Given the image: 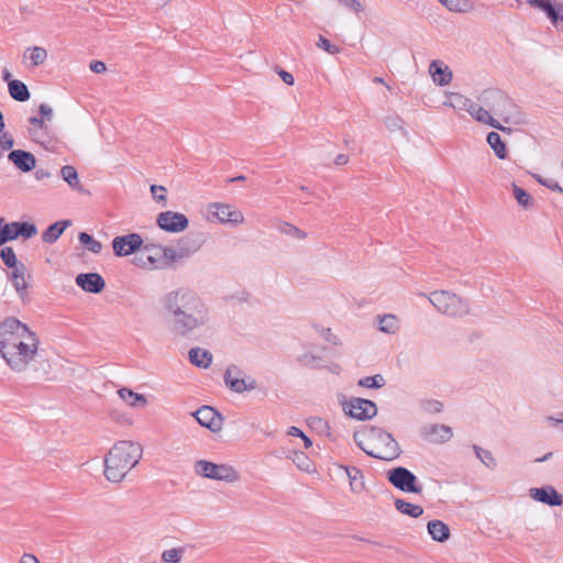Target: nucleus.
<instances>
[{"mask_svg": "<svg viewBox=\"0 0 563 563\" xmlns=\"http://www.w3.org/2000/svg\"><path fill=\"white\" fill-rule=\"evenodd\" d=\"M379 330L384 333L393 334L399 329V321L394 314L378 316Z\"/></svg>", "mask_w": 563, "mask_h": 563, "instance_id": "nucleus-34", "label": "nucleus"}, {"mask_svg": "<svg viewBox=\"0 0 563 563\" xmlns=\"http://www.w3.org/2000/svg\"><path fill=\"white\" fill-rule=\"evenodd\" d=\"M143 240L137 233H130L122 236H115L112 240V249L117 256H128L140 250Z\"/></svg>", "mask_w": 563, "mask_h": 563, "instance_id": "nucleus-14", "label": "nucleus"}, {"mask_svg": "<svg viewBox=\"0 0 563 563\" xmlns=\"http://www.w3.org/2000/svg\"><path fill=\"white\" fill-rule=\"evenodd\" d=\"M15 222L18 238L22 236L23 239H31L32 236L37 234V228L35 224L29 222Z\"/></svg>", "mask_w": 563, "mask_h": 563, "instance_id": "nucleus-43", "label": "nucleus"}, {"mask_svg": "<svg viewBox=\"0 0 563 563\" xmlns=\"http://www.w3.org/2000/svg\"><path fill=\"white\" fill-rule=\"evenodd\" d=\"M0 257L3 261V263L12 269L19 267L20 265V263H18L13 249L10 246H4L1 249Z\"/></svg>", "mask_w": 563, "mask_h": 563, "instance_id": "nucleus-44", "label": "nucleus"}, {"mask_svg": "<svg viewBox=\"0 0 563 563\" xmlns=\"http://www.w3.org/2000/svg\"><path fill=\"white\" fill-rule=\"evenodd\" d=\"M155 255H161V262L166 264L177 261L181 255L173 247L162 246V249H154Z\"/></svg>", "mask_w": 563, "mask_h": 563, "instance_id": "nucleus-42", "label": "nucleus"}, {"mask_svg": "<svg viewBox=\"0 0 563 563\" xmlns=\"http://www.w3.org/2000/svg\"><path fill=\"white\" fill-rule=\"evenodd\" d=\"M19 563H41L38 559L31 553H24L19 560Z\"/></svg>", "mask_w": 563, "mask_h": 563, "instance_id": "nucleus-59", "label": "nucleus"}, {"mask_svg": "<svg viewBox=\"0 0 563 563\" xmlns=\"http://www.w3.org/2000/svg\"><path fill=\"white\" fill-rule=\"evenodd\" d=\"M188 356L191 364L202 368L209 367L212 361L211 353L200 347H192Z\"/></svg>", "mask_w": 563, "mask_h": 563, "instance_id": "nucleus-28", "label": "nucleus"}, {"mask_svg": "<svg viewBox=\"0 0 563 563\" xmlns=\"http://www.w3.org/2000/svg\"><path fill=\"white\" fill-rule=\"evenodd\" d=\"M479 108L477 103H475L472 99L470 101V107L465 109L473 118L475 117L476 110Z\"/></svg>", "mask_w": 563, "mask_h": 563, "instance_id": "nucleus-61", "label": "nucleus"}, {"mask_svg": "<svg viewBox=\"0 0 563 563\" xmlns=\"http://www.w3.org/2000/svg\"><path fill=\"white\" fill-rule=\"evenodd\" d=\"M120 399L129 407L134 409H144L147 406V398L132 389L122 387L118 391Z\"/></svg>", "mask_w": 563, "mask_h": 563, "instance_id": "nucleus-20", "label": "nucleus"}, {"mask_svg": "<svg viewBox=\"0 0 563 563\" xmlns=\"http://www.w3.org/2000/svg\"><path fill=\"white\" fill-rule=\"evenodd\" d=\"M79 242L87 247L91 253L99 254L102 250L101 242L97 241L92 235L81 232L78 235Z\"/></svg>", "mask_w": 563, "mask_h": 563, "instance_id": "nucleus-37", "label": "nucleus"}, {"mask_svg": "<svg viewBox=\"0 0 563 563\" xmlns=\"http://www.w3.org/2000/svg\"><path fill=\"white\" fill-rule=\"evenodd\" d=\"M428 533L437 542H445L450 538V528L441 520H431L427 525Z\"/></svg>", "mask_w": 563, "mask_h": 563, "instance_id": "nucleus-22", "label": "nucleus"}, {"mask_svg": "<svg viewBox=\"0 0 563 563\" xmlns=\"http://www.w3.org/2000/svg\"><path fill=\"white\" fill-rule=\"evenodd\" d=\"M91 71L96 73V74H102L107 70V66L101 60H92L89 65Z\"/></svg>", "mask_w": 563, "mask_h": 563, "instance_id": "nucleus-54", "label": "nucleus"}, {"mask_svg": "<svg viewBox=\"0 0 563 563\" xmlns=\"http://www.w3.org/2000/svg\"><path fill=\"white\" fill-rule=\"evenodd\" d=\"M184 552V548H173L169 550H165L162 553V560L165 563H179L181 561Z\"/></svg>", "mask_w": 563, "mask_h": 563, "instance_id": "nucleus-45", "label": "nucleus"}, {"mask_svg": "<svg viewBox=\"0 0 563 563\" xmlns=\"http://www.w3.org/2000/svg\"><path fill=\"white\" fill-rule=\"evenodd\" d=\"M26 267L24 264L20 263L19 267L13 268L11 273V280L15 291L19 294L20 298L23 299L26 294V289L29 284L26 282Z\"/></svg>", "mask_w": 563, "mask_h": 563, "instance_id": "nucleus-21", "label": "nucleus"}, {"mask_svg": "<svg viewBox=\"0 0 563 563\" xmlns=\"http://www.w3.org/2000/svg\"><path fill=\"white\" fill-rule=\"evenodd\" d=\"M208 219L222 224L239 225L244 222V214L231 205L212 202L208 206Z\"/></svg>", "mask_w": 563, "mask_h": 563, "instance_id": "nucleus-8", "label": "nucleus"}, {"mask_svg": "<svg viewBox=\"0 0 563 563\" xmlns=\"http://www.w3.org/2000/svg\"><path fill=\"white\" fill-rule=\"evenodd\" d=\"M76 284L85 291L99 294L104 287V279L98 273L79 274L76 277Z\"/></svg>", "mask_w": 563, "mask_h": 563, "instance_id": "nucleus-16", "label": "nucleus"}, {"mask_svg": "<svg viewBox=\"0 0 563 563\" xmlns=\"http://www.w3.org/2000/svg\"><path fill=\"white\" fill-rule=\"evenodd\" d=\"M40 339L14 317L0 322V356L14 372H24L38 355Z\"/></svg>", "mask_w": 563, "mask_h": 563, "instance_id": "nucleus-2", "label": "nucleus"}, {"mask_svg": "<svg viewBox=\"0 0 563 563\" xmlns=\"http://www.w3.org/2000/svg\"><path fill=\"white\" fill-rule=\"evenodd\" d=\"M47 51L42 46L27 47L23 53V59L30 60L32 67L40 66L47 59Z\"/></svg>", "mask_w": 563, "mask_h": 563, "instance_id": "nucleus-26", "label": "nucleus"}, {"mask_svg": "<svg viewBox=\"0 0 563 563\" xmlns=\"http://www.w3.org/2000/svg\"><path fill=\"white\" fill-rule=\"evenodd\" d=\"M387 478L394 487L401 492L420 494L422 490L416 475L406 467L391 468L387 473Z\"/></svg>", "mask_w": 563, "mask_h": 563, "instance_id": "nucleus-10", "label": "nucleus"}, {"mask_svg": "<svg viewBox=\"0 0 563 563\" xmlns=\"http://www.w3.org/2000/svg\"><path fill=\"white\" fill-rule=\"evenodd\" d=\"M194 471L201 477L225 483H235L240 479V473L233 466L216 464L207 460H198L194 465Z\"/></svg>", "mask_w": 563, "mask_h": 563, "instance_id": "nucleus-7", "label": "nucleus"}, {"mask_svg": "<svg viewBox=\"0 0 563 563\" xmlns=\"http://www.w3.org/2000/svg\"><path fill=\"white\" fill-rule=\"evenodd\" d=\"M353 438L357 446L372 457L391 461L400 455L398 442L382 427L362 424L354 431Z\"/></svg>", "mask_w": 563, "mask_h": 563, "instance_id": "nucleus-3", "label": "nucleus"}, {"mask_svg": "<svg viewBox=\"0 0 563 563\" xmlns=\"http://www.w3.org/2000/svg\"><path fill=\"white\" fill-rule=\"evenodd\" d=\"M428 299L439 312L449 317L461 318L470 312V306L466 300L446 290L432 291Z\"/></svg>", "mask_w": 563, "mask_h": 563, "instance_id": "nucleus-6", "label": "nucleus"}, {"mask_svg": "<svg viewBox=\"0 0 563 563\" xmlns=\"http://www.w3.org/2000/svg\"><path fill=\"white\" fill-rule=\"evenodd\" d=\"M299 361L306 366H313V363L320 361V358L310 353H306L299 357Z\"/></svg>", "mask_w": 563, "mask_h": 563, "instance_id": "nucleus-55", "label": "nucleus"}, {"mask_svg": "<svg viewBox=\"0 0 563 563\" xmlns=\"http://www.w3.org/2000/svg\"><path fill=\"white\" fill-rule=\"evenodd\" d=\"M474 451L476 456L485 464L488 468H494L496 466L495 459L493 457L489 451H486L477 445H474Z\"/></svg>", "mask_w": 563, "mask_h": 563, "instance_id": "nucleus-47", "label": "nucleus"}, {"mask_svg": "<svg viewBox=\"0 0 563 563\" xmlns=\"http://www.w3.org/2000/svg\"><path fill=\"white\" fill-rule=\"evenodd\" d=\"M512 194L517 202L526 210L533 207V198L516 184H512Z\"/></svg>", "mask_w": 563, "mask_h": 563, "instance_id": "nucleus-36", "label": "nucleus"}, {"mask_svg": "<svg viewBox=\"0 0 563 563\" xmlns=\"http://www.w3.org/2000/svg\"><path fill=\"white\" fill-rule=\"evenodd\" d=\"M530 496L540 503L549 506H561L563 497L552 486H544L541 488H531Z\"/></svg>", "mask_w": 563, "mask_h": 563, "instance_id": "nucleus-18", "label": "nucleus"}, {"mask_svg": "<svg viewBox=\"0 0 563 563\" xmlns=\"http://www.w3.org/2000/svg\"><path fill=\"white\" fill-rule=\"evenodd\" d=\"M13 143L14 141L10 134L3 133L0 136V157L5 151L10 150L13 146Z\"/></svg>", "mask_w": 563, "mask_h": 563, "instance_id": "nucleus-52", "label": "nucleus"}, {"mask_svg": "<svg viewBox=\"0 0 563 563\" xmlns=\"http://www.w3.org/2000/svg\"><path fill=\"white\" fill-rule=\"evenodd\" d=\"M542 185L545 186L547 188L553 190V191H558L560 194H563L562 186L558 181H555V180L549 179L548 181H542Z\"/></svg>", "mask_w": 563, "mask_h": 563, "instance_id": "nucleus-57", "label": "nucleus"}, {"mask_svg": "<svg viewBox=\"0 0 563 563\" xmlns=\"http://www.w3.org/2000/svg\"><path fill=\"white\" fill-rule=\"evenodd\" d=\"M429 73L432 80L438 86H446L452 81L453 73L442 60H432L429 65Z\"/></svg>", "mask_w": 563, "mask_h": 563, "instance_id": "nucleus-19", "label": "nucleus"}, {"mask_svg": "<svg viewBox=\"0 0 563 563\" xmlns=\"http://www.w3.org/2000/svg\"><path fill=\"white\" fill-rule=\"evenodd\" d=\"M532 7L543 10L554 25L559 22V12L552 5L551 0H527Z\"/></svg>", "mask_w": 563, "mask_h": 563, "instance_id": "nucleus-33", "label": "nucleus"}, {"mask_svg": "<svg viewBox=\"0 0 563 563\" xmlns=\"http://www.w3.org/2000/svg\"><path fill=\"white\" fill-rule=\"evenodd\" d=\"M291 459L299 470L308 473L313 470L312 462L305 453L295 451Z\"/></svg>", "mask_w": 563, "mask_h": 563, "instance_id": "nucleus-39", "label": "nucleus"}, {"mask_svg": "<svg viewBox=\"0 0 563 563\" xmlns=\"http://www.w3.org/2000/svg\"><path fill=\"white\" fill-rule=\"evenodd\" d=\"M142 446L132 441L117 442L104 456V476L112 483L121 482L140 462Z\"/></svg>", "mask_w": 563, "mask_h": 563, "instance_id": "nucleus-4", "label": "nucleus"}, {"mask_svg": "<svg viewBox=\"0 0 563 563\" xmlns=\"http://www.w3.org/2000/svg\"><path fill=\"white\" fill-rule=\"evenodd\" d=\"M342 5L351 9L355 13H360L364 10L363 4L358 0H339Z\"/></svg>", "mask_w": 563, "mask_h": 563, "instance_id": "nucleus-53", "label": "nucleus"}, {"mask_svg": "<svg viewBox=\"0 0 563 563\" xmlns=\"http://www.w3.org/2000/svg\"><path fill=\"white\" fill-rule=\"evenodd\" d=\"M349 162V157L344 154H340L335 157V164L341 166V165H345L347 164Z\"/></svg>", "mask_w": 563, "mask_h": 563, "instance_id": "nucleus-63", "label": "nucleus"}, {"mask_svg": "<svg viewBox=\"0 0 563 563\" xmlns=\"http://www.w3.org/2000/svg\"><path fill=\"white\" fill-rule=\"evenodd\" d=\"M341 404L344 413L352 419L367 420L377 413L375 402L368 399L352 397L350 400H344Z\"/></svg>", "mask_w": 563, "mask_h": 563, "instance_id": "nucleus-9", "label": "nucleus"}, {"mask_svg": "<svg viewBox=\"0 0 563 563\" xmlns=\"http://www.w3.org/2000/svg\"><path fill=\"white\" fill-rule=\"evenodd\" d=\"M282 232H284L287 235L295 236L299 240H303L307 236V234L302 230L289 223H285L283 225Z\"/></svg>", "mask_w": 563, "mask_h": 563, "instance_id": "nucleus-50", "label": "nucleus"}, {"mask_svg": "<svg viewBox=\"0 0 563 563\" xmlns=\"http://www.w3.org/2000/svg\"><path fill=\"white\" fill-rule=\"evenodd\" d=\"M471 99L465 97L464 95H461L459 92H450L446 96V101L444 102V106L451 107L455 110H465L467 107H470Z\"/></svg>", "mask_w": 563, "mask_h": 563, "instance_id": "nucleus-35", "label": "nucleus"}, {"mask_svg": "<svg viewBox=\"0 0 563 563\" xmlns=\"http://www.w3.org/2000/svg\"><path fill=\"white\" fill-rule=\"evenodd\" d=\"M225 385L234 393H243L256 388V382L247 376L239 366L229 365L224 373Z\"/></svg>", "mask_w": 563, "mask_h": 563, "instance_id": "nucleus-11", "label": "nucleus"}, {"mask_svg": "<svg viewBox=\"0 0 563 563\" xmlns=\"http://www.w3.org/2000/svg\"><path fill=\"white\" fill-rule=\"evenodd\" d=\"M62 178L74 189L77 191L82 190V186L80 184L78 173L74 166L66 165L60 169Z\"/></svg>", "mask_w": 563, "mask_h": 563, "instance_id": "nucleus-31", "label": "nucleus"}, {"mask_svg": "<svg viewBox=\"0 0 563 563\" xmlns=\"http://www.w3.org/2000/svg\"><path fill=\"white\" fill-rule=\"evenodd\" d=\"M157 225L167 232L178 233L188 228L187 217L179 212L164 211L157 216Z\"/></svg>", "mask_w": 563, "mask_h": 563, "instance_id": "nucleus-13", "label": "nucleus"}, {"mask_svg": "<svg viewBox=\"0 0 563 563\" xmlns=\"http://www.w3.org/2000/svg\"><path fill=\"white\" fill-rule=\"evenodd\" d=\"M154 249H162V245L154 243L142 245V252L146 256L147 262L153 266H157L161 263V255H155Z\"/></svg>", "mask_w": 563, "mask_h": 563, "instance_id": "nucleus-40", "label": "nucleus"}, {"mask_svg": "<svg viewBox=\"0 0 563 563\" xmlns=\"http://www.w3.org/2000/svg\"><path fill=\"white\" fill-rule=\"evenodd\" d=\"M345 472L350 487L353 493H361L364 489V479L361 470L355 466H341Z\"/></svg>", "mask_w": 563, "mask_h": 563, "instance_id": "nucleus-27", "label": "nucleus"}, {"mask_svg": "<svg viewBox=\"0 0 563 563\" xmlns=\"http://www.w3.org/2000/svg\"><path fill=\"white\" fill-rule=\"evenodd\" d=\"M317 46L325 51L327 53L331 55H335L340 52L339 47L332 45L329 40H327L323 36H319V40L317 42Z\"/></svg>", "mask_w": 563, "mask_h": 563, "instance_id": "nucleus-51", "label": "nucleus"}, {"mask_svg": "<svg viewBox=\"0 0 563 563\" xmlns=\"http://www.w3.org/2000/svg\"><path fill=\"white\" fill-rule=\"evenodd\" d=\"M474 119L477 122H479V123L487 124V125L493 126V128H495L497 130H500V131H503L505 133H508V134L511 133V129L510 128L504 126L500 123V121H498L497 119L494 118V114L490 111V109L486 110L483 107H479L476 110Z\"/></svg>", "mask_w": 563, "mask_h": 563, "instance_id": "nucleus-23", "label": "nucleus"}, {"mask_svg": "<svg viewBox=\"0 0 563 563\" xmlns=\"http://www.w3.org/2000/svg\"><path fill=\"white\" fill-rule=\"evenodd\" d=\"M29 122L32 124V125H36L38 128H43L44 125V119L43 118H36V117H31L29 119Z\"/></svg>", "mask_w": 563, "mask_h": 563, "instance_id": "nucleus-62", "label": "nucleus"}, {"mask_svg": "<svg viewBox=\"0 0 563 563\" xmlns=\"http://www.w3.org/2000/svg\"><path fill=\"white\" fill-rule=\"evenodd\" d=\"M481 100L490 109L494 115L509 125L527 123L525 113L506 95L499 90H485Z\"/></svg>", "mask_w": 563, "mask_h": 563, "instance_id": "nucleus-5", "label": "nucleus"}, {"mask_svg": "<svg viewBox=\"0 0 563 563\" xmlns=\"http://www.w3.org/2000/svg\"><path fill=\"white\" fill-rule=\"evenodd\" d=\"M395 507L399 512L411 518H418L423 514V508L421 506L411 504L400 498L395 500Z\"/></svg>", "mask_w": 563, "mask_h": 563, "instance_id": "nucleus-32", "label": "nucleus"}, {"mask_svg": "<svg viewBox=\"0 0 563 563\" xmlns=\"http://www.w3.org/2000/svg\"><path fill=\"white\" fill-rule=\"evenodd\" d=\"M9 161L21 172L27 173L35 168V156L23 150H13L8 155Z\"/></svg>", "mask_w": 563, "mask_h": 563, "instance_id": "nucleus-17", "label": "nucleus"}, {"mask_svg": "<svg viewBox=\"0 0 563 563\" xmlns=\"http://www.w3.org/2000/svg\"><path fill=\"white\" fill-rule=\"evenodd\" d=\"M385 378L383 375L377 374L374 376H366L358 380V386L364 388H380L385 385Z\"/></svg>", "mask_w": 563, "mask_h": 563, "instance_id": "nucleus-41", "label": "nucleus"}, {"mask_svg": "<svg viewBox=\"0 0 563 563\" xmlns=\"http://www.w3.org/2000/svg\"><path fill=\"white\" fill-rule=\"evenodd\" d=\"M190 416L196 419V422H221L227 419V417L210 406H202L195 412H191Z\"/></svg>", "mask_w": 563, "mask_h": 563, "instance_id": "nucleus-24", "label": "nucleus"}, {"mask_svg": "<svg viewBox=\"0 0 563 563\" xmlns=\"http://www.w3.org/2000/svg\"><path fill=\"white\" fill-rule=\"evenodd\" d=\"M159 313L170 329L187 335L209 320L208 308L200 296L189 287H178L159 298Z\"/></svg>", "mask_w": 563, "mask_h": 563, "instance_id": "nucleus-1", "label": "nucleus"}, {"mask_svg": "<svg viewBox=\"0 0 563 563\" xmlns=\"http://www.w3.org/2000/svg\"><path fill=\"white\" fill-rule=\"evenodd\" d=\"M18 238L16 222L7 223L0 230V246Z\"/></svg>", "mask_w": 563, "mask_h": 563, "instance_id": "nucleus-38", "label": "nucleus"}, {"mask_svg": "<svg viewBox=\"0 0 563 563\" xmlns=\"http://www.w3.org/2000/svg\"><path fill=\"white\" fill-rule=\"evenodd\" d=\"M278 75H279V77L282 78V80H283L286 85H288V86H292V85H294L295 79H294V76H292L290 73H288V71H286V70H284V69H280V70L278 71Z\"/></svg>", "mask_w": 563, "mask_h": 563, "instance_id": "nucleus-56", "label": "nucleus"}, {"mask_svg": "<svg viewBox=\"0 0 563 563\" xmlns=\"http://www.w3.org/2000/svg\"><path fill=\"white\" fill-rule=\"evenodd\" d=\"M10 96L20 102L27 101L31 97L26 85L20 80L13 79L8 85Z\"/></svg>", "mask_w": 563, "mask_h": 563, "instance_id": "nucleus-29", "label": "nucleus"}, {"mask_svg": "<svg viewBox=\"0 0 563 563\" xmlns=\"http://www.w3.org/2000/svg\"><path fill=\"white\" fill-rule=\"evenodd\" d=\"M212 434V440L223 443H231L245 440L250 434L243 431L239 424H202Z\"/></svg>", "mask_w": 563, "mask_h": 563, "instance_id": "nucleus-12", "label": "nucleus"}, {"mask_svg": "<svg viewBox=\"0 0 563 563\" xmlns=\"http://www.w3.org/2000/svg\"><path fill=\"white\" fill-rule=\"evenodd\" d=\"M487 143L499 159H505L507 157L506 144L497 132H489L487 134Z\"/></svg>", "mask_w": 563, "mask_h": 563, "instance_id": "nucleus-30", "label": "nucleus"}, {"mask_svg": "<svg viewBox=\"0 0 563 563\" xmlns=\"http://www.w3.org/2000/svg\"><path fill=\"white\" fill-rule=\"evenodd\" d=\"M421 435L431 443H444L453 437L448 424H423Z\"/></svg>", "mask_w": 563, "mask_h": 563, "instance_id": "nucleus-15", "label": "nucleus"}, {"mask_svg": "<svg viewBox=\"0 0 563 563\" xmlns=\"http://www.w3.org/2000/svg\"><path fill=\"white\" fill-rule=\"evenodd\" d=\"M152 197L156 202H162L164 206L166 205V188L158 185L151 186Z\"/></svg>", "mask_w": 563, "mask_h": 563, "instance_id": "nucleus-49", "label": "nucleus"}, {"mask_svg": "<svg viewBox=\"0 0 563 563\" xmlns=\"http://www.w3.org/2000/svg\"><path fill=\"white\" fill-rule=\"evenodd\" d=\"M443 409V404L439 400H433V399H429V400H423L420 402V410L426 412V413H438V412H441Z\"/></svg>", "mask_w": 563, "mask_h": 563, "instance_id": "nucleus-46", "label": "nucleus"}, {"mask_svg": "<svg viewBox=\"0 0 563 563\" xmlns=\"http://www.w3.org/2000/svg\"><path fill=\"white\" fill-rule=\"evenodd\" d=\"M48 177H51V173H49V172H47V170H44V169H37V170L35 172V178H36L37 180H42V179H44V178H48Z\"/></svg>", "mask_w": 563, "mask_h": 563, "instance_id": "nucleus-60", "label": "nucleus"}, {"mask_svg": "<svg viewBox=\"0 0 563 563\" xmlns=\"http://www.w3.org/2000/svg\"><path fill=\"white\" fill-rule=\"evenodd\" d=\"M287 434L294 438H298L302 442V446L306 449L310 448L312 444L310 438L297 427H290Z\"/></svg>", "mask_w": 563, "mask_h": 563, "instance_id": "nucleus-48", "label": "nucleus"}, {"mask_svg": "<svg viewBox=\"0 0 563 563\" xmlns=\"http://www.w3.org/2000/svg\"><path fill=\"white\" fill-rule=\"evenodd\" d=\"M443 5H445L451 11H457V5L453 3L452 0H439Z\"/></svg>", "mask_w": 563, "mask_h": 563, "instance_id": "nucleus-64", "label": "nucleus"}, {"mask_svg": "<svg viewBox=\"0 0 563 563\" xmlns=\"http://www.w3.org/2000/svg\"><path fill=\"white\" fill-rule=\"evenodd\" d=\"M68 225H70L69 220L51 224L42 234L43 242L48 244L56 242Z\"/></svg>", "mask_w": 563, "mask_h": 563, "instance_id": "nucleus-25", "label": "nucleus"}, {"mask_svg": "<svg viewBox=\"0 0 563 563\" xmlns=\"http://www.w3.org/2000/svg\"><path fill=\"white\" fill-rule=\"evenodd\" d=\"M38 112L47 120L52 119L53 110L52 108L46 103H41L38 107Z\"/></svg>", "mask_w": 563, "mask_h": 563, "instance_id": "nucleus-58", "label": "nucleus"}]
</instances>
